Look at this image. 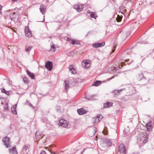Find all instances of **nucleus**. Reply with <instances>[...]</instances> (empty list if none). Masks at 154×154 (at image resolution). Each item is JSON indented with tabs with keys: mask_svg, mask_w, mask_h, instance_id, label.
<instances>
[{
	"mask_svg": "<svg viewBox=\"0 0 154 154\" xmlns=\"http://www.w3.org/2000/svg\"><path fill=\"white\" fill-rule=\"evenodd\" d=\"M137 79L139 80H143L144 81V82L143 83L144 84L147 83L148 82V80L143 75V74L142 72H141L140 73H139L137 75Z\"/></svg>",
	"mask_w": 154,
	"mask_h": 154,
	"instance_id": "nucleus-2",
	"label": "nucleus"
},
{
	"mask_svg": "<svg viewBox=\"0 0 154 154\" xmlns=\"http://www.w3.org/2000/svg\"><path fill=\"white\" fill-rule=\"evenodd\" d=\"M17 105L16 104L11 107V109L12 113L14 115H16L17 112L16 110V108Z\"/></svg>",
	"mask_w": 154,
	"mask_h": 154,
	"instance_id": "nucleus-15",
	"label": "nucleus"
},
{
	"mask_svg": "<svg viewBox=\"0 0 154 154\" xmlns=\"http://www.w3.org/2000/svg\"><path fill=\"white\" fill-rule=\"evenodd\" d=\"M103 118V116L101 115H98L97 116L95 121H94L95 123H97L100 121Z\"/></svg>",
	"mask_w": 154,
	"mask_h": 154,
	"instance_id": "nucleus-18",
	"label": "nucleus"
},
{
	"mask_svg": "<svg viewBox=\"0 0 154 154\" xmlns=\"http://www.w3.org/2000/svg\"><path fill=\"white\" fill-rule=\"evenodd\" d=\"M108 131L107 127H105L103 131V133L105 135H107L108 134Z\"/></svg>",
	"mask_w": 154,
	"mask_h": 154,
	"instance_id": "nucleus-26",
	"label": "nucleus"
},
{
	"mask_svg": "<svg viewBox=\"0 0 154 154\" xmlns=\"http://www.w3.org/2000/svg\"><path fill=\"white\" fill-rule=\"evenodd\" d=\"M51 154H56L55 153H51Z\"/></svg>",
	"mask_w": 154,
	"mask_h": 154,
	"instance_id": "nucleus-47",
	"label": "nucleus"
},
{
	"mask_svg": "<svg viewBox=\"0 0 154 154\" xmlns=\"http://www.w3.org/2000/svg\"><path fill=\"white\" fill-rule=\"evenodd\" d=\"M32 48V47H31V46H30V47H29L28 48H27L26 49V52L29 51Z\"/></svg>",
	"mask_w": 154,
	"mask_h": 154,
	"instance_id": "nucleus-34",
	"label": "nucleus"
},
{
	"mask_svg": "<svg viewBox=\"0 0 154 154\" xmlns=\"http://www.w3.org/2000/svg\"><path fill=\"white\" fill-rule=\"evenodd\" d=\"M91 12H90V11H88L87 13H88V14H91Z\"/></svg>",
	"mask_w": 154,
	"mask_h": 154,
	"instance_id": "nucleus-41",
	"label": "nucleus"
},
{
	"mask_svg": "<svg viewBox=\"0 0 154 154\" xmlns=\"http://www.w3.org/2000/svg\"><path fill=\"white\" fill-rule=\"evenodd\" d=\"M50 50L53 51H55V46L53 44L51 45Z\"/></svg>",
	"mask_w": 154,
	"mask_h": 154,
	"instance_id": "nucleus-29",
	"label": "nucleus"
},
{
	"mask_svg": "<svg viewBox=\"0 0 154 154\" xmlns=\"http://www.w3.org/2000/svg\"><path fill=\"white\" fill-rule=\"evenodd\" d=\"M90 16L91 17L95 19H96L97 17L96 14L94 12H91V14H90Z\"/></svg>",
	"mask_w": 154,
	"mask_h": 154,
	"instance_id": "nucleus-27",
	"label": "nucleus"
},
{
	"mask_svg": "<svg viewBox=\"0 0 154 154\" xmlns=\"http://www.w3.org/2000/svg\"><path fill=\"white\" fill-rule=\"evenodd\" d=\"M112 103L111 102H107L104 104V108H109L110 106H112Z\"/></svg>",
	"mask_w": 154,
	"mask_h": 154,
	"instance_id": "nucleus-19",
	"label": "nucleus"
},
{
	"mask_svg": "<svg viewBox=\"0 0 154 154\" xmlns=\"http://www.w3.org/2000/svg\"><path fill=\"white\" fill-rule=\"evenodd\" d=\"M108 142V143H110V144H109V146H110V145H111L112 144L110 142V141L109 140Z\"/></svg>",
	"mask_w": 154,
	"mask_h": 154,
	"instance_id": "nucleus-43",
	"label": "nucleus"
},
{
	"mask_svg": "<svg viewBox=\"0 0 154 154\" xmlns=\"http://www.w3.org/2000/svg\"><path fill=\"white\" fill-rule=\"evenodd\" d=\"M40 154H47L45 151L43 150L42 151Z\"/></svg>",
	"mask_w": 154,
	"mask_h": 154,
	"instance_id": "nucleus-38",
	"label": "nucleus"
},
{
	"mask_svg": "<svg viewBox=\"0 0 154 154\" xmlns=\"http://www.w3.org/2000/svg\"><path fill=\"white\" fill-rule=\"evenodd\" d=\"M29 105L30 106L32 107L33 106L32 104L31 103H29Z\"/></svg>",
	"mask_w": 154,
	"mask_h": 154,
	"instance_id": "nucleus-42",
	"label": "nucleus"
},
{
	"mask_svg": "<svg viewBox=\"0 0 154 154\" xmlns=\"http://www.w3.org/2000/svg\"><path fill=\"white\" fill-rule=\"evenodd\" d=\"M146 2V0H143V2Z\"/></svg>",
	"mask_w": 154,
	"mask_h": 154,
	"instance_id": "nucleus-44",
	"label": "nucleus"
},
{
	"mask_svg": "<svg viewBox=\"0 0 154 154\" xmlns=\"http://www.w3.org/2000/svg\"><path fill=\"white\" fill-rule=\"evenodd\" d=\"M95 95H89L86 97L85 98L88 100H93L94 97H95Z\"/></svg>",
	"mask_w": 154,
	"mask_h": 154,
	"instance_id": "nucleus-23",
	"label": "nucleus"
},
{
	"mask_svg": "<svg viewBox=\"0 0 154 154\" xmlns=\"http://www.w3.org/2000/svg\"><path fill=\"white\" fill-rule=\"evenodd\" d=\"M29 79L25 77L23 78V80L24 82L26 84H28L29 81Z\"/></svg>",
	"mask_w": 154,
	"mask_h": 154,
	"instance_id": "nucleus-28",
	"label": "nucleus"
},
{
	"mask_svg": "<svg viewBox=\"0 0 154 154\" xmlns=\"http://www.w3.org/2000/svg\"><path fill=\"white\" fill-rule=\"evenodd\" d=\"M82 65L83 67L85 68H88L90 66L88 61L87 60H84L82 63Z\"/></svg>",
	"mask_w": 154,
	"mask_h": 154,
	"instance_id": "nucleus-11",
	"label": "nucleus"
},
{
	"mask_svg": "<svg viewBox=\"0 0 154 154\" xmlns=\"http://www.w3.org/2000/svg\"><path fill=\"white\" fill-rule=\"evenodd\" d=\"M65 83V87L66 91H67L68 88H69V82L68 81H64Z\"/></svg>",
	"mask_w": 154,
	"mask_h": 154,
	"instance_id": "nucleus-22",
	"label": "nucleus"
},
{
	"mask_svg": "<svg viewBox=\"0 0 154 154\" xmlns=\"http://www.w3.org/2000/svg\"><path fill=\"white\" fill-rule=\"evenodd\" d=\"M74 8L78 12L82 11L84 8L83 5H75L73 6Z\"/></svg>",
	"mask_w": 154,
	"mask_h": 154,
	"instance_id": "nucleus-7",
	"label": "nucleus"
},
{
	"mask_svg": "<svg viewBox=\"0 0 154 154\" xmlns=\"http://www.w3.org/2000/svg\"><path fill=\"white\" fill-rule=\"evenodd\" d=\"M28 147L26 145H24L23 148V151H26Z\"/></svg>",
	"mask_w": 154,
	"mask_h": 154,
	"instance_id": "nucleus-33",
	"label": "nucleus"
},
{
	"mask_svg": "<svg viewBox=\"0 0 154 154\" xmlns=\"http://www.w3.org/2000/svg\"><path fill=\"white\" fill-rule=\"evenodd\" d=\"M46 9V6L43 5H41L40 6V12L43 14H44L45 13V11Z\"/></svg>",
	"mask_w": 154,
	"mask_h": 154,
	"instance_id": "nucleus-12",
	"label": "nucleus"
},
{
	"mask_svg": "<svg viewBox=\"0 0 154 154\" xmlns=\"http://www.w3.org/2000/svg\"><path fill=\"white\" fill-rule=\"evenodd\" d=\"M2 92L5 93L7 95H8L9 94V92L8 91H6L4 88H2Z\"/></svg>",
	"mask_w": 154,
	"mask_h": 154,
	"instance_id": "nucleus-31",
	"label": "nucleus"
},
{
	"mask_svg": "<svg viewBox=\"0 0 154 154\" xmlns=\"http://www.w3.org/2000/svg\"><path fill=\"white\" fill-rule=\"evenodd\" d=\"M151 122H149L146 124V127L151 128Z\"/></svg>",
	"mask_w": 154,
	"mask_h": 154,
	"instance_id": "nucleus-32",
	"label": "nucleus"
},
{
	"mask_svg": "<svg viewBox=\"0 0 154 154\" xmlns=\"http://www.w3.org/2000/svg\"><path fill=\"white\" fill-rule=\"evenodd\" d=\"M69 71L71 72L72 74H75L76 73V71L73 68V65H70L69 67Z\"/></svg>",
	"mask_w": 154,
	"mask_h": 154,
	"instance_id": "nucleus-14",
	"label": "nucleus"
},
{
	"mask_svg": "<svg viewBox=\"0 0 154 154\" xmlns=\"http://www.w3.org/2000/svg\"><path fill=\"white\" fill-rule=\"evenodd\" d=\"M115 51V49H112V52H114Z\"/></svg>",
	"mask_w": 154,
	"mask_h": 154,
	"instance_id": "nucleus-45",
	"label": "nucleus"
},
{
	"mask_svg": "<svg viewBox=\"0 0 154 154\" xmlns=\"http://www.w3.org/2000/svg\"><path fill=\"white\" fill-rule=\"evenodd\" d=\"M66 40L69 42L70 43L74 45L75 44H80V42L77 40H74L72 39H71L69 38H67Z\"/></svg>",
	"mask_w": 154,
	"mask_h": 154,
	"instance_id": "nucleus-9",
	"label": "nucleus"
},
{
	"mask_svg": "<svg viewBox=\"0 0 154 154\" xmlns=\"http://www.w3.org/2000/svg\"><path fill=\"white\" fill-rule=\"evenodd\" d=\"M119 151L121 153L123 154L126 153V149L125 146L123 143L121 144L119 146Z\"/></svg>",
	"mask_w": 154,
	"mask_h": 154,
	"instance_id": "nucleus-4",
	"label": "nucleus"
},
{
	"mask_svg": "<svg viewBox=\"0 0 154 154\" xmlns=\"http://www.w3.org/2000/svg\"><path fill=\"white\" fill-rule=\"evenodd\" d=\"M9 152L10 153L13 154H17V151L15 147H13L10 149Z\"/></svg>",
	"mask_w": 154,
	"mask_h": 154,
	"instance_id": "nucleus-20",
	"label": "nucleus"
},
{
	"mask_svg": "<svg viewBox=\"0 0 154 154\" xmlns=\"http://www.w3.org/2000/svg\"><path fill=\"white\" fill-rule=\"evenodd\" d=\"M4 109L5 110H7L8 109V105L7 103L6 104L5 106L4 107Z\"/></svg>",
	"mask_w": 154,
	"mask_h": 154,
	"instance_id": "nucleus-35",
	"label": "nucleus"
},
{
	"mask_svg": "<svg viewBox=\"0 0 154 154\" xmlns=\"http://www.w3.org/2000/svg\"><path fill=\"white\" fill-rule=\"evenodd\" d=\"M126 10L125 9L123 6H122L119 8V12H121L122 14L125 15Z\"/></svg>",
	"mask_w": 154,
	"mask_h": 154,
	"instance_id": "nucleus-16",
	"label": "nucleus"
},
{
	"mask_svg": "<svg viewBox=\"0 0 154 154\" xmlns=\"http://www.w3.org/2000/svg\"><path fill=\"white\" fill-rule=\"evenodd\" d=\"M94 135L95 134V133L97 132V128H96V127H94Z\"/></svg>",
	"mask_w": 154,
	"mask_h": 154,
	"instance_id": "nucleus-37",
	"label": "nucleus"
},
{
	"mask_svg": "<svg viewBox=\"0 0 154 154\" xmlns=\"http://www.w3.org/2000/svg\"><path fill=\"white\" fill-rule=\"evenodd\" d=\"M25 32L27 37H30L32 36L31 32L28 26H26L25 27Z\"/></svg>",
	"mask_w": 154,
	"mask_h": 154,
	"instance_id": "nucleus-8",
	"label": "nucleus"
},
{
	"mask_svg": "<svg viewBox=\"0 0 154 154\" xmlns=\"http://www.w3.org/2000/svg\"><path fill=\"white\" fill-rule=\"evenodd\" d=\"M35 136L37 139H40L42 138L41 134L40 133L39 131H37L35 133Z\"/></svg>",
	"mask_w": 154,
	"mask_h": 154,
	"instance_id": "nucleus-25",
	"label": "nucleus"
},
{
	"mask_svg": "<svg viewBox=\"0 0 154 154\" xmlns=\"http://www.w3.org/2000/svg\"><path fill=\"white\" fill-rule=\"evenodd\" d=\"M124 89H122L120 90H115L112 91V93L114 94L115 95H119V93L122 91Z\"/></svg>",
	"mask_w": 154,
	"mask_h": 154,
	"instance_id": "nucleus-21",
	"label": "nucleus"
},
{
	"mask_svg": "<svg viewBox=\"0 0 154 154\" xmlns=\"http://www.w3.org/2000/svg\"><path fill=\"white\" fill-rule=\"evenodd\" d=\"M105 45L104 42H103L101 43H94L92 44V46L94 48H97L104 46Z\"/></svg>",
	"mask_w": 154,
	"mask_h": 154,
	"instance_id": "nucleus-10",
	"label": "nucleus"
},
{
	"mask_svg": "<svg viewBox=\"0 0 154 154\" xmlns=\"http://www.w3.org/2000/svg\"><path fill=\"white\" fill-rule=\"evenodd\" d=\"M49 147H50V148H52V147H53V146H52L51 145V146H50Z\"/></svg>",
	"mask_w": 154,
	"mask_h": 154,
	"instance_id": "nucleus-46",
	"label": "nucleus"
},
{
	"mask_svg": "<svg viewBox=\"0 0 154 154\" xmlns=\"http://www.w3.org/2000/svg\"><path fill=\"white\" fill-rule=\"evenodd\" d=\"M148 135L147 133L145 132L144 133L141 134L140 137V140L141 144H144L146 143L148 141Z\"/></svg>",
	"mask_w": 154,
	"mask_h": 154,
	"instance_id": "nucleus-1",
	"label": "nucleus"
},
{
	"mask_svg": "<svg viewBox=\"0 0 154 154\" xmlns=\"http://www.w3.org/2000/svg\"><path fill=\"white\" fill-rule=\"evenodd\" d=\"M146 128H147V130H146V131H149L150 130V129H151V128H149V127H146Z\"/></svg>",
	"mask_w": 154,
	"mask_h": 154,
	"instance_id": "nucleus-39",
	"label": "nucleus"
},
{
	"mask_svg": "<svg viewBox=\"0 0 154 154\" xmlns=\"http://www.w3.org/2000/svg\"><path fill=\"white\" fill-rule=\"evenodd\" d=\"M53 66L52 62L50 61H47L45 65V66L47 69L49 71L52 70Z\"/></svg>",
	"mask_w": 154,
	"mask_h": 154,
	"instance_id": "nucleus-6",
	"label": "nucleus"
},
{
	"mask_svg": "<svg viewBox=\"0 0 154 154\" xmlns=\"http://www.w3.org/2000/svg\"><path fill=\"white\" fill-rule=\"evenodd\" d=\"M114 76H112V77H111L110 78H109V79H108V80H111V79H112L114 77Z\"/></svg>",
	"mask_w": 154,
	"mask_h": 154,
	"instance_id": "nucleus-40",
	"label": "nucleus"
},
{
	"mask_svg": "<svg viewBox=\"0 0 154 154\" xmlns=\"http://www.w3.org/2000/svg\"><path fill=\"white\" fill-rule=\"evenodd\" d=\"M122 20V17L120 16L119 15H118L117 17L116 18V21L118 22H120Z\"/></svg>",
	"mask_w": 154,
	"mask_h": 154,
	"instance_id": "nucleus-30",
	"label": "nucleus"
},
{
	"mask_svg": "<svg viewBox=\"0 0 154 154\" xmlns=\"http://www.w3.org/2000/svg\"><path fill=\"white\" fill-rule=\"evenodd\" d=\"M77 111L79 115H82L85 114L87 112V111L82 108L78 109Z\"/></svg>",
	"mask_w": 154,
	"mask_h": 154,
	"instance_id": "nucleus-13",
	"label": "nucleus"
},
{
	"mask_svg": "<svg viewBox=\"0 0 154 154\" xmlns=\"http://www.w3.org/2000/svg\"><path fill=\"white\" fill-rule=\"evenodd\" d=\"M59 125L63 127L66 128L68 125L67 122L64 119H61L59 121Z\"/></svg>",
	"mask_w": 154,
	"mask_h": 154,
	"instance_id": "nucleus-5",
	"label": "nucleus"
},
{
	"mask_svg": "<svg viewBox=\"0 0 154 154\" xmlns=\"http://www.w3.org/2000/svg\"><path fill=\"white\" fill-rule=\"evenodd\" d=\"M101 83V82L100 81H96L93 85V86H97L100 85Z\"/></svg>",
	"mask_w": 154,
	"mask_h": 154,
	"instance_id": "nucleus-24",
	"label": "nucleus"
},
{
	"mask_svg": "<svg viewBox=\"0 0 154 154\" xmlns=\"http://www.w3.org/2000/svg\"><path fill=\"white\" fill-rule=\"evenodd\" d=\"M10 138L8 137L7 136L3 138L2 141L4 142V144L6 146L7 148L11 146L10 143Z\"/></svg>",
	"mask_w": 154,
	"mask_h": 154,
	"instance_id": "nucleus-3",
	"label": "nucleus"
},
{
	"mask_svg": "<svg viewBox=\"0 0 154 154\" xmlns=\"http://www.w3.org/2000/svg\"><path fill=\"white\" fill-rule=\"evenodd\" d=\"M28 75L32 79H34L35 78V75L29 72L28 70H27L26 71Z\"/></svg>",
	"mask_w": 154,
	"mask_h": 154,
	"instance_id": "nucleus-17",
	"label": "nucleus"
},
{
	"mask_svg": "<svg viewBox=\"0 0 154 154\" xmlns=\"http://www.w3.org/2000/svg\"><path fill=\"white\" fill-rule=\"evenodd\" d=\"M2 7H3V6H2L0 5V14H1L2 13L1 11L2 10Z\"/></svg>",
	"mask_w": 154,
	"mask_h": 154,
	"instance_id": "nucleus-36",
	"label": "nucleus"
}]
</instances>
